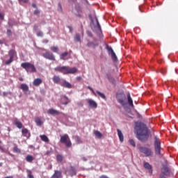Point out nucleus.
<instances>
[{
    "label": "nucleus",
    "instance_id": "obj_3",
    "mask_svg": "<svg viewBox=\"0 0 178 178\" xmlns=\"http://www.w3.org/2000/svg\"><path fill=\"white\" fill-rule=\"evenodd\" d=\"M163 151V149L162 147H161V140L158 136H155L154 138V152L155 154L159 156L160 158H162L163 156V154H162V152Z\"/></svg>",
    "mask_w": 178,
    "mask_h": 178
},
{
    "label": "nucleus",
    "instance_id": "obj_43",
    "mask_svg": "<svg viewBox=\"0 0 178 178\" xmlns=\"http://www.w3.org/2000/svg\"><path fill=\"white\" fill-rule=\"evenodd\" d=\"M106 49L108 51L110 55H112V47H109V46H106Z\"/></svg>",
    "mask_w": 178,
    "mask_h": 178
},
{
    "label": "nucleus",
    "instance_id": "obj_60",
    "mask_svg": "<svg viewBox=\"0 0 178 178\" xmlns=\"http://www.w3.org/2000/svg\"><path fill=\"white\" fill-rule=\"evenodd\" d=\"M30 148H34L33 145H30Z\"/></svg>",
    "mask_w": 178,
    "mask_h": 178
},
{
    "label": "nucleus",
    "instance_id": "obj_57",
    "mask_svg": "<svg viewBox=\"0 0 178 178\" xmlns=\"http://www.w3.org/2000/svg\"><path fill=\"white\" fill-rule=\"evenodd\" d=\"M99 178H108V177H106V175H102V176H100Z\"/></svg>",
    "mask_w": 178,
    "mask_h": 178
},
{
    "label": "nucleus",
    "instance_id": "obj_27",
    "mask_svg": "<svg viewBox=\"0 0 178 178\" xmlns=\"http://www.w3.org/2000/svg\"><path fill=\"white\" fill-rule=\"evenodd\" d=\"M50 49L52 52H54L55 54H58V52H59V47L58 46H51L50 47Z\"/></svg>",
    "mask_w": 178,
    "mask_h": 178
},
{
    "label": "nucleus",
    "instance_id": "obj_48",
    "mask_svg": "<svg viewBox=\"0 0 178 178\" xmlns=\"http://www.w3.org/2000/svg\"><path fill=\"white\" fill-rule=\"evenodd\" d=\"M76 141L78 144H81L82 143L81 139H80L79 137L76 138Z\"/></svg>",
    "mask_w": 178,
    "mask_h": 178
},
{
    "label": "nucleus",
    "instance_id": "obj_32",
    "mask_svg": "<svg viewBox=\"0 0 178 178\" xmlns=\"http://www.w3.org/2000/svg\"><path fill=\"white\" fill-rule=\"evenodd\" d=\"M15 124L18 129H23V124L19 121H16Z\"/></svg>",
    "mask_w": 178,
    "mask_h": 178
},
{
    "label": "nucleus",
    "instance_id": "obj_5",
    "mask_svg": "<svg viewBox=\"0 0 178 178\" xmlns=\"http://www.w3.org/2000/svg\"><path fill=\"white\" fill-rule=\"evenodd\" d=\"M60 143L65 144L68 148L72 147V141H70V138H69V135L67 134H64L60 136Z\"/></svg>",
    "mask_w": 178,
    "mask_h": 178
},
{
    "label": "nucleus",
    "instance_id": "obj_36",
    "mask_svg": "<svg viewBox=\"0 0 178 178\" xmlns=\"http://www.w3.org/2000/svg\"><path fill=\"white\" fill-rule=\"evenodd\" d=\"M75 15L77 16V17H83V11H78L76 13H75Z\"/></svg>",
    "mask_w": 178,
    "mask_h": 178
},
{
    "label": "nucleus",
    "instance_id": "obj_13",
    "mask_svg": "<svg viewBox=\"0 0 178 178\" xmlns=\"http://www.w3.org/2000/svg\"><path fill=\"white\" fill-rule=\"evenodd\" d=\"M60 86H61V87H65V88H72V84L66 81L60 82Z\"/></svg>",
    "mask_w": 178,
    "mask_h": 178
},
{
    "label": "nucleus",
    "instance_id": "obj_1",
    "mask_svg": "<svg viewBox=\"0 0 178 178\" xmlns=\"http://www.w3.org/2000/svg\"><path fill=\"white\" fill-rule=\"evenodd\" d=\"M135 131L136 133L137 138L140 141H147L149 137V131L143 122H136L135 125Z\"/></svg>",
    "mask_w": 178,
    "mask_h": 178
},
{
    "label": "nucleus",
    "instance_id": "obj_55",
    "mask_svg": "<svg viewBox=\"0 0 178 178\" xmlns=\"http://www.w3.org/2000/svg\"><path fill=\"white\" fill-rule=\"evenodd\" d=\"M32 6L35 8L37 9V5L34 3H32Z\"/></svg>",
    "mask_w": 178,
    "mask_h": 178
},
{
    "label": "nucleus",
    "instance_id": "obj_40",
    "mask_svg": "<svg viewBox=\"0 0 178 178\" xmlns=\"http://www.w3.org/2000/svg\"><path fill=\"white\" fill-rule=\"evenodd\" d=\"M129 143L131 144V145H132V147H136V142H134V140H129Z\"/></svg>",
    "mask_w": 178,
    "mask_h": 178
},
{
    "label": "nucleus",
    "instance_id": "obj_25",
    "mask_svg": "<svg viewBox=\"0 0 178 178\" xmlns=\"http://www.w3.org/2000/svg\"><path fill=\"white\" fill-rule=\"evenodd\" d=\"M70 175L71 177L76 176V175H77V172H76V169L74 168L73 167L70 168Z\"/></svg>",
    "mask_w": 178,
    "mask_h": 178
},
{
    "label": "nucleus",
    "instance_id": "obj_37",
    "mask_svg": "<svg viewBox=\"0 0 178 178\" xmlns=\"http://www.w3.org/2000/svg\"><path fill=\"white\" fill-rule=\"evenodd\" d=\"M36 35H37V37H43L44 33H42V31H39L37 32Z\"/></svg>",
    "mask_w": 178,
    "mask_h": 178
},
{
    "label": "nucleus",
    "instance_id": "obj_8",
    "mask_svg": "<svg viewBox=\"0 0 178 178\" xmlns=\"http://www.w3.org/2000/svg\"><path fill=\"white\" fill-rule=\"evenodd\" d=\"M139 151L142 154H144L145 156H147V157L152 156V150L150 148L140 147H139Z\"/></svg>",
    "mask_w": 178,
    "mask_h": 178
},
{
    "label": "nucleus",
    "instance_id": "obj_38",
    "mask_svg": "<svg viewBox=\"0 0 178 178\" xmlns=\"http://www.w3.org/2000/svg\"><path fill=\"white\" fill-rule=\"evenodd\" d=\"M27 172H28V177L29 178H34V176H33L31 170H28Z\"/></svg>",
    "mask_w": 178,
    "mask_h": 178
},
{
    "label": "nucleus",
    "instance_id": "obj_31",
    "mask_svg": "<svg viewBox=\"0 0 178 178\" xmlns=\"http://www.w3.org/2000/svg\"><path fill=\"white\" fill-rule=\"evenodd\" d=\"M94 134L97 138H102V134L99 132V131H95Z\"/></svg>",
    "mask_w": 178,
    "mask_h": 178
},
{
    "label": "nucleus",
    "instance_id": "obj_6",
    "mask_svg": "<svg viewBox=\"0 0 178 178\" xmlns=\"http://www.w3.org/2000/svg\"><path fill=\"white\" fill-rule=\"evenodd\" d=\"M112 62L116 72H118V70H119V67H120V64H119V60L118 59L116 52L113 50H112Z\"/></svg>",
    "mask_w": 178,
    "mask_h": 178
},
{
    "label": "nucleus",
    "instance_id": "obj_49",
    "mask_svg": "<svg viewBox=\"0 0 178 178\" xmlns=\"http://www.w3.org/2000/svg\"><path fill=\"white\" fill-rule=\"evenodd\" d=\"M34 15H40V11L38 10V8H36L34 12H33Z\"/></svg>",
    "mask_w": 178,
    "mask_h": 178
},
{
    "label": "nucleus",
    "instance_id": "obj_9",
    "mask_svg": "<svg viewBox=\"0 0 178 178\" xmlns=\"http://www.w3.org/2000/svg\"><path fill=\"white\" fill-rule=\"evenodd\" d=\"M87 88L88 90H90L92 94H94L95 96H97V95H99V97H100L101 98H102V99H106V97L105 96V95L98 90L96 91H94V89H92V88H91L90 86H87Z\"/></svg>",
    "mask_w": 178,
    "mask_h": 178
},
{
    "label": "nucleus",
    "instance_id": "obj_63",
    "mask_svg": "<svg viewBox=\"0 0 178 178\" xmlns=\"http://www.w3.org/2000/svg\"><path fill=\"white\" fill-rule=\"evenodd\" d=\"M80 79H81V77H78V80H80Z\"/></svg>",
    "mask_w": 178,
    "mask_h": 178
},
{
    "label": "nucleus",
    "instance_id": "obj_21",
    "mask_svg": "<svg viewBox=\"0 0 178 178\" xmlns=\"http://www.w3.org/2000/svg\"><path fill=\"white\" fill-rule=\"evenodd\" d=\"M74 40L75 42H80L81 43V36L79 33H76L74 38Z\"/></svg>",
    "mask_w": 178,
    "mask_h": 178
},
{
    "label": "nucleus",
    "instance_id": "obj_35",
    "mask_svg": "<svg viewBox=\"0 0 178 178\" xmlns=\"http://www.w3.org/2000/svg\"><path fill=\"white\" fill-rule=\"evenodd\" d=\"M13 152H16L17 154H20L21 151H20V149L17 147V146H15L13 147Z\"/></svg>",
    "mask_w": 178,
    "mask_h": 178
},
{
    "label": "nucleus",
    "instance_id": "obj_62",
    "mask_svg": "<svg viewBox=\"0 0 178 178\" xmlns=\"http://www.w3.org/2000/svg\"><path fill=\"white\" fill-rule=\"evenodd\" d=\"M68 54H72V50H70V51L68 52Z\"/></svg>",
    "mask_w": 178,
    "mask_h": 178
},
{
    "label": "nucleus",
    "instance_id": "obj_18",
    "mask_svg": "<svg viewBox=\"0 0 178 178\" xmlns=\"http://www.w3.org/2000/svg\"><path fill=\"white\" fill-rule=\"evenodd\" d=\"M118 131V136L119 137L120 141L121 143H123V141H124V136H123V133H122V131H120V129H117Z\"/></svg>",
    "mask_w": 178,
    "mask_h": 178
},
{
    "label": "nucleus",
    "instance_id": "obj_56",
    "mask_svg": "<svg viewBox=\"0 0 178 178\" xmlns=\"http://www.w3.org/2000/svg\"><path fill=\"white\" fill-rule=\"evenodd\" d=\"M161 73L162 74H165L166 73V71H165V70H162L161 71Z\"/></svg>",
    "mask_w": 178,
    "mask_h": 178
},
{
    "label": "nucleus",
    "instance_id": "obj_50",
    "mask_svg": "<svg viewBox=\"0 0 178 178\" xmlns=\"http://www.w3.org/2000/svg\"><path fill=\"white\" fill-rule=\"evenodd\" d=\"M119 102H120V104H121V105H123V106L126 105V103L124 102V100H123V99H120Z\"/></svg>",
    "mask_w": 178,
    "mask_h": 178
},
{
    "label": "nucleus",
    "instance_id": "obj_29",
    "mask_svg": "<svg viewBox=\"0 0 178 178\" xmlns=\"http://www.w3.org/2000/svg\"><path fill=\"white\" fill-rule=\"evenodd\" d=\"M20 89L22 90V91H27L29 90V86L26 83H22L20 86Z\"/></svg>",
    "mask_w": 178,
    "mask_h": 178
},
{
    "label": "nucleus",
    "instance_id": "obj_26",
    "mask_svg": "<svg viewBox=\"0 0 178 178\" xmlns=\"http://www.w3.org/2000/svg\"><path fill=\"white\" fill-rule=\"evenodd\" d=\"M127 99H128V103L130 106H134V104H133V99H131V96L129 93L127 95Z\"/></svg>",
    "mask_w": 178,
    "mask_h": 178
},
{
    "label": "nucleus",
    "instance_id": "obj_2",
    "mask_svg": "<svg viewBox=\"0 0 178 178\" xmlns=\"http://www.w3.org/2000/svg\"><path fill=\"white\" fill-rule=\"evenodd\" d=\"M54 70L55 72L63 73V74H74V73L77 72L76 67L70 68L69 66L57 67L54 68Z\"/></svg>",
    "mask_w": 178,
    "mask_h": 178
},
{
    "label": "nucleus",
    "instance_id": "obj_58",
    "mask_svg": "<svg viewBox=\"0 0 178 178\" xmlns=\"http://www.w3.org/2000/svg\"><path fill=\"white\" fill-rule=\"evenodd\" d=\"M49 154H51V151L48 150L46 152V155H49Z\"/></svg>",
    "mask_w": 178,
    "mask_h": 178
},
{
    "label": "nucleus",
    "instance_id": "obj_44",
    "mask_svg": "<svg viewBox=\"0 0 178 178\" xmlns=\"http://www.w3.org/2000/svg\"><path fill=\"white\" fill-rule=\"evenodd\" d=\"M86 45L90 48V47H91L92 45H94V42L88 41Z\"/></svg>",
    "mask_w": 178,
    "mask_h": 178
},
{
    "label": "nucleus",
    "instance_id": "obj_24",
    "mask_svg": "<svg viewBox=\"0 0 178 178\" xmlns=\"http://www.w3.org/2000/svg\"><path fill=\"white\" fill-rule=\"evenodd\" d=\"M22 136L24 137H28L29 138L30 137V134L29 136H27L29 134V129L24 128V129H22Z\"/></svg>",
    "mask_w": 178,
    "mask_h": 178
},
{
    "label": "nucleus",
    "instance_id": "obj_17",
    "mask_svg": "<svg viewBox=\"0 0 178 178\" xmlns=\"http://www.w3.org/2000/svg\"><path fill=\"white\" fill-rule=\"evenodd\" d=\"M143 166L145 169H147L149 170V173H152V165L151 164L149 163H145Z\"/></svg>",
    "mask_w": 178,
    "mask_h": 178
},
{
    "label": "nucleus",
    "instance_id": "obj_19",
    "mask_svg": "<svg viewBox=\"0 0 178 178\" xmlns=\"http://www.w3.org/2000/svg\"><path fill=\"white\" fill-rule=\"evenodd\" d=\"M62 177V172L59 170H56L53 175L51 176V178H60Z\"/></svg>",
    "mask_w": 178,
    "mask_h": 178
},
{
    "label": "nucleus",
    "instance_id": "obj_45",
    "mask_svg": "<svg viewBox=\"0 0 178 178\" xmlns=\"http://www.w3.org/2000/svg\"><path fill=\"white\" fill-rule=\"evenodd\" d=\"M2 144V141L0 140V151L5 152V148L1 145Z\"/></svg>",
    "mask_w": 178,
    "mask_h": 178
},
{
    "label": "nucleus",
    "instance_id": "obj_59",
    "mask_svg": "<svg viewBox=\"0 0 178 178\" xmlns=\"http://www.w3.org/2000/svg\"><path fill=\"white\" fill-rule=\"evenodd\" d=\"M20 81H23V78H19Z\"/></svg>",
    "mask_w": 178,
    "mask_h": 178
},
{
    "label": "nucleus",
    "instance_id": "obj_34",
    "mask_svg": "<svg viewBox=\"0 0 178 178\" xmlns=\"http://www.w3.org/2000/svg\"><path fill=\"white\" fill-rule=\"evenodd\" d=\"M35 122L36 124H38V126H42V121H41V120L40 118H36L35 120Z\"/></svg>",
    "mask_w": 178,
    "mask_h": 178
},
{
    "label": "nucleus",
    "instance_id": "obj_10",
    "mask_svg": "<svg viewBox=\"0 0 178 178\" xmlns=\"http://www.w3.org/2000/svg\"><path fill=\"white\" fill-rule=\"evenodd\" d=\"M43 58L48 59L49 60H56L54 54L49 51H47L42 54Z\"/></svg>",
    "mask_w": 178,
    "mask_h": 178
},
{
    "label": "nucleus",
    "instance_id": "obj_61",
    "mask_svg": "<svg viewBox=\"0 0 178 178\" xmlns=\"http://www.w3.org/2000/svg\"><path fill=\"white\" fill-rule=\"evenodd\" d=\"M2 165H3V163H0V167L2 166Z\"/></svg>",
    "mask_w": 178,
    "mask_h": 178
},
{
    "label": "nucleus",
    "instance_id": "obj_39",
    "mask_svg": "<svg viewBox=\"0 0 178 178\" xmlns=\"http://www.w3.org/2000/svg\"><path fill=\"white\" fill-rule=\"evenodd\" d=\"M120 81V77H118L117 79H113V84H116Z\"/></svg>",
    "mask_w": 178,
    "mask_h": 178
},
{
    "label": "nucleus",
    "instance_id": "obj_22",
    "mask_svg": "<svg viewBox=\"0 0 178 178\" xmlns=\"http://www.w3.org/2000/svg\"><path fill=\"white\" fill-rule=\"evenodd\" d=\"M40 138L42 141H44V143H49V138H48V136H47V135H40Z\"/></svg>",
    "mask_w": 178,
    "mask_h": 178
},
{
    "label": "nucleus",
    "instance_id": "obj_46",
    "mask_svg": "<svg viewBox=\"0 0 178 178\" xmlns=\"http://www.w3.org/2000/svg\"><path fill=\"white\" fill-rule=\"evenodd\" d=\"M33 31H38V25H37V24L33 25Z\"/></svg>",
    "mask_w": 178,
    "mask_h": 178
},
{
    "label": "nucleus",
    "instance_id": "obj_28",
    "mask_svg": "<svg viewBox=\"0 0 178 178\" xmlns=\"http://www.w3.org/2000/svg\"><path fill=\"white\" fill-rule=\"evenodd\" d=\"M97 22V26H95L97 33H101L102 31L101 29V25L99 24V22H98V19H96Z\"/></svg>",
    "mask_w": 178,
    "mask_h": 178
},
{
    "label": "nucleus",
    "instance_id": "obj_16",
    "mask_svg": "<svg viewBox=\"0 0 178 178\" xmlns=\"http://www.w3.org/2000/svg\"><path fill=\"white\" fill-rule=\"evenodd\" d=\"M162 173L165 175V176H170V171H169V168L165 166L161 170Z\"/></svg>",
    "mask_w": 178,
    "mask_h": 178
},
{
    "label": "nucleus",
    "instance_id": "obj_4",
    "mask_svg": "<svg viewBox=\"0 0 178 178\" xmlns=\"http://www.w3.org/2000/svg\"><path fill=\"white\" fill-rule=\"evenodd\" d=\"M21 66L26 70V72H27V73H35V72H37L35 66H34V65L31 64V63H22Z\"/></svg>",
    "mask_w": 178,
    "mask_h": 178
},
{
    "label": "nucleus",
    "instance_id": "obj_23",
    "mask_svg": "<svg viewBox=\"0 0 178 178\" xmlns=\"http://www.w3.org/2000/svg\"><path fill=\"white\" fill-rule=\"evenodd\" d=\"M68 55H69V52L67 51L64 52L60 55V59L61 60H66V59H67L66 58V56H67Z\"/></svg>",
    "mask_w": 178,
    "mask_h": 178
},
{
    "label": "nucleus",
    "instance_id": "obj_41",
    "mask_svg": "<svg viewBox=\"0 0 178 178\" xmlns=\"http://www.w3.org/2000/svg\"><path fill=\"white\" fill-rule=\"evenodd\" d=\"M6 34L8 37H10V35H12V31L10 29H8Z\"/></svg>",
    "mask_w": 178,
    "mask_h": 178
},
{
    "label": "nucleus",
    "instance_id": "obj_51",
    "mask_svg": "<svg viewBox=\"0 0 178 178\" xmlns=\"http://www.w3.org/2000/svg\"><path fill=\"white\" fill-rule=\"evenodd\" d=\"M87 35H88V37H92V33H91V31H87Z\"/></svg>",
    "mask_w": 178,
    "mask_h": 178
},
{
    "label": "nucleus",
    "instance_id": "obj_52",
    "mask_svg": "<svg viewBox=\"0 0 178 178\" xmlns=\"http://www.w3.org/2000/svg\"><path fill=\"white\" fill-rule=\"evenodd\" d=\"M19 2H23L24 3H29V0H18Z\"/></svg>",
    "mask_w": 178,
    "mask_h": 178
},
{
    "label": "nucleus",
    "instance_id": "obj_14",
    "mask_svg": "<svg viewBox=\"0 0 178 178\" xmlns=\"http://www.w3.org/2000/svg\"><path fill=\"white\" fill-rule=\"evenodd\" d=\"M47 113L49 115H60V112L58 110H55L54 108H50L47 111Z\"/></svg>",
    "mask_w": 178,
    "mask_h": 178
},
{
    "label": "nucleus",
    "instance_id": "obj_15",
    "mask_svg": "<svg viewBox=\"0 0 178 178\" xmlns=\"http://www.w3.org/2000/svg\"><path fill=\"white\" fill-rule=\"evenodd\" d=\"M33 84L35 86V87H38V86L42 84V79L40 78L35 79L33 80Z\"/></svg>",
    "mask_w": 178,
    "mask_h": 178
},
{
    "label": "nucleus",
    "instance_id": "obj_33",
    "mask_svg": "<svg viewBox=\"0 0 178 178\" xmlns=\"http://www.w3.org/2000/svg\"><path fill=\"white\" fill-rule=\"evenodd\" d=\"M56 160H57V162H62L63 161V156H62V155L60 154H57Z\"/></svg>",
    "mask_w": 178,
    "mask_h": 178
},
{
    "label": "nucleus",
    "instance_id": "obj_64",
    "mask_svg": "<svg viewBox=\"0 0 178 178\" xmlns=\"http://www.w3.org/2000/svg\"><path fill=\"white\" fill-rule=\"evenodd\" d=\"M112 6H113V4H112Z\"/></svg>",
    "mask_w": 178,
    "mask_h": 178
},
{
    "label": "nucleus",
    "instance_id": "obj_11",
    "mask_svg": "<svg viewBox=\"0 0 178 178\" xmlns=\"http://www.w3.org/2000/svg\"><path fill=\"white\" fill-rule=\"evenodd\" d=\"M86 102H88L89 106H90V108H96L97 106H98V104H97V102H95V101H94L92 99H87Z\"/></svg>",
    "mask_w": 178,
    "mask_h": 178
},
{
    "label": "nucleus",
    "instance_id": "obj_54",
    "mask_svg": "<svg viewBox=\"0 0 178 178\" xmlns=\"http://www.w3.org/2000/svg\"><path fill=\"white\" fill-rule=\"evenodd\" d=\"M3 19H4V15L0 13V19L3 20Z\"/></svg>",
    "mask_w": 178,
    "mask_h": 178
},
{
    "label": "nucleus",
    "instance_id": "obj_12",
    "mask_svg": "<svg viewBox=\"0 0 178 178\" xmlns=\"http://www.w3.org/2000/svg\"><path fill=\"white\" fill-rule=\"evenodd\" d=\"M61 102L63 105H67L70 102V99H69V97L67 96H63L61 97Z\"/></svg>",
    "mask_w": 178,
    "mask_h": 178
},
{
    "label": "nucleus",
    "instance_id": "obj_20",
    "mask_svg": "<svg viewBox=\"0 0 178 178\" xmlns=\"http://www.w3.org/2000/svg\"><path fill=\"white\" fill-rule=\"evenodd\" d=\"M53 81H54V83H55V84H60V83H62V81H60V77H59V76H56V75H55L53 77Z\"/></svg>",
    "mask_w": 178,
    "mask_h": 178
},
{
    "label": "nucleus",
    "instance_id": "obj_7",
    "mask_svg": "<svg viewBox=\"0 0 178 178\" xmlns=\"http://www.w3.org/2000/svg\"><path fill=\"white\" fill-rule=\"evenodd\" d=\"M17 53L16 51H15L14 49H10L8 51V56H9V59L6 60L5 62V65H10V63H12V62H13V59H15V56H16Z\"/></svg>",
    "mask_w": 178,
    "mask_h": 178
},
{
    "label": "nucleus",
    "instance_id": "obj_42",
    "mask_svg": "<svg viewBox=\"0 0 178 178\" xmlns=\"http://www.w3.org/2000/svg\"><path fill=\"white\" fill-rule=\"evenodd\" d=\"M12 95V92H3V97H7V95Z\"/></svg>",
    "mask_w": 178,
    "mask_h": 178
},
{
    "label": "nucleus",
    "instance_id": "obj_53",
    "mask_svg": "<svg viewBox=\"0 0 178 178\" xmlns=\"http://www.w3.org/2000/svg\"><path fill=\"white\" fill-rule=\"evenodd\" d=\"M67 27H68V29L70 30V33H73V27H72L71 26H68Z\"/></svg>",
    "mask_w": 178,
    "mask_h": 178
},
{
    "label": "nucleus",
    "instance_id": "obj_47",
    "mask_svg": "<svg viewBox=\"0 0 178 178\" xmlns=\"http://www.w3.org/2000/svg\"><path fill=\"white\" fill-rule=\"evenodd\" d=\"M58 12H62V4H60V3H58Z\"/></svg>",
    "mask_w": 178,
    "mask_h": 178
},
{
    "label": "nucleus",
    "instance_id": "obj_30",
    "mask_svg": "<svg viewBox=\"0 0 178 178\" xmlns=\"http://www.w3.org/2000/svg\"><path fill=\"white\" fill-rule=\"evenodd\" d=\"M26 162H29L30 163H31V162H33V161H34V157L31 155H27L26 156Z\"/></svg>",
    "mask_w": 178,
    "mask_h": 178
}]
</instances>
